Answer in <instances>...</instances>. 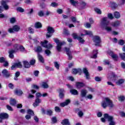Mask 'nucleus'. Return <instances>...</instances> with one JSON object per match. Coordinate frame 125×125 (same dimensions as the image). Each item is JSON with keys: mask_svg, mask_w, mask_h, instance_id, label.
Instances as JSON below:
<instances>
[{"mask_svg": "<svg viewBox=\"0 0 125 125\" xmlns=\"http://www.w3.org/2000/svg\"><path fill=\"white\" fill-rule=\"evenodd\" d=\"M20 76V72L19 71H17L15 74V77L14 78V79L15 81H18V78Z\"/></svg>", "mask_w": 125, "mask_h": 125, "instance_id": "obj_32", "label": "nucleus"}, {"mask_svg": "<svg viewBox=\"0 0 125 125\" xmlns=\"http://www.w3.org/2000/svg\"><path fill=\"white\" fill-rule=\"evenodd\" d=\"M42 23L40 22H37L35 24V27L36 29H40V28H42Z\"/></svg>", "mask_w": 125, "mask_h": 125, "instance_id": "obj_28", "label": "nucleus"}, {"mask_svg": "<svg viewBox=\"0 0 125 125\" xmlns=\"http://www.w3.org/2000/svg\"><path fill=\"white\" fill-rule=\"evenodd\" d=\"M8 53L9 57L11 58V59H13V58H14V55H13V53H15V51L13 49H11L9 50Z\"/></svg>", "mask_w": 125, "mask_h": 125, "instance_id": "obj_15", "label": "nucleus"}, {"mask_svg": "<svg viewBox=\"0 0 125 125\" xmlns=\"http://www.w3.org/2000/svg\"><path fill=\"white\" fill-rule=\"evenodd\" d=\"M109 98H106L104 101H103L101 103L102 106L104 109H106L108 107V102Z\"/></svg>", "mask_w": 125, "mask_h": 125, "instance_id": "obj_8", "label": "nucleus"}, {"mask_svg": "<svg viewBox=\"0 0 125 125\" xmlns=\"http://www.w3.org/2000/svg\"><path fill=\"white\" fill-rule=\"evenodd\" d=\"M109 108H114L115 105L113 104V102L108 98V105Z\"/></svg>", "mask_w": 125, "mask_h": 125, "instance_id": "obj_24", "label": "nucleus"}, {"mask_svg": "<svg viewBox=\"0 0 125 125\" xmlns=\"http://www.w3.org/2000/svg\"><path fill=\"white\" fill-rule=\"evenodd\" d=\"M121 24V21H116L112 23V26L113 27H118Z\"/></svg>", "mask_w": 125, "mask_h": 125, "instance_id": "obj_27", "label": "nucleus"}, {"mask_svg": "<svg viewBox=\"0 0 125 125\" xmlns=\"http://www.w3.org/2000/svg\"><path fill=\"white\" fill-rule=\"evenodd\" d=\"M27 11V14L28 15H31L33 14V13L34 12V9L33 8L28 9L26 10Z\"/></svg>", "mask_w": 125, "mask_h": 125, "instance_id": "obj_36", "label": "nucleus"}, {"mask_svg": "<svg viewBox=\"0 0 125 125\" xmlns=\"http://www.w3.org/2000/svg\"><path fill=\"white\" fill-rule=\"evenodd\" d=\"M20 49L22 52H26V51H27L24 46L22 45H20Z\"/></svg>", "mask_w": 125, "mask_h": 125, "instance_id": "obj_45", "label": "nucleus"}, {"mask_svg": "<svg viewBox=\"0 0 125 125\" xmlns=\"http://www.w3.org/2000/svg\"><path fill=\"white\" fill-rule=\"evenodd\" d=\"M84 33H85L84 34H81V37L85 36L86 35H87L88 36H92V32H91V31L85 30V31H84Z\"/></svg>", "mask_w": 125, "mask_h": 125, "instance_id": "obj_18", "label": "nucleus"}, {"mask_svg": "<svg viewBox=\"0 0 125 125\" xmlns=\"http://www.w3.org/2000/svg\"><path fill=\"white\" fill-rule=\"evenodd\" d=\"M41 87H42V88H44V89L48 88V84L46 82H42Z\"/></svg>", "mask_w": 125, "mask_h": 125, "instance_id": "obj_31", "label": "nucleus"}, {"mask_svg": "<svg viewBox=\"0 0 125 125\" xmlns=\"http://www.w3.org/2000/svg\"><path fill=\"white\" fill-rule=\"evenodd\" d=\"M80 4L81 5V6H82V7L84 8L85 7L86 5V3L83 1H82L80 2Z\"/></svg>", "mask_w": 125, "mask_h": 125, "instance_id": "obj_51", "label": "nucleus"}, {"mask_svg": "<svg viewBox=\"0 0 125 125\" xmlns=\"http://www.w3.org/2000/svg\"><path fill=\"white\" fill-rule=\"evenodd\" d=\"M48 42V41H44V42H41V45H42V46L43 47H45V48H47V49H50V48H52V45L51 44H49L47 45Z\"/></svg>", "mask_w": 125, "mask_h": 125, "instance_id": "obj_6", "label": "nucleus"}, {"mask_svg": "<svg viewBox=\"0 0 125 125\" xmlns=\"http://www.w3.org/2000/svg\"><path fill=\"white\" fill-rule=\"evenodd\" d=\"M61 92H60L59 93V97L61 98H63V97H64V93L63 92H64V89H62L61 90Z\"/></svg>", "mask_w": 125, "mask_h": 125, "instance_id": "obj_42", "label": "nucleus"}, {"mask_svg": "<svg viewBox=\"0 0 125 125\" xmlns=\"http://www.w3.org/2000/svg\"><path fill=\"white\" fill-rule=\"evenodd\" d=\"M52 110L48 109L46 112V114L48 115L49 116H51V115H52Z\"/></svg>", "mask_w": 125, "mask_h": 125, "instance_id": "obj_55", "label": "nucleus"}, {"mask_svg": "<svg viewBox=\"0 0 125 125\" xmlns=\"http://www.w3.org/2000/svg\"><path fill=\"white\" fill-rule=\"evenodd\" d=\"M109 23H110V22L108 21V18H103L101 20L100 25L101 27H104V26H108V25H109Z\"/></svg>", "mask_w": 125, "mask_h": 125, "instance_id": "obj_2", "label": "nucleus"}, {"mask_svg": "<svg viewBox=\"0 0 125 125\" xmlns=\"http://www.w3.org/2000/svg\"><path fill=\"white\" fill-rule=\"evenodd\" d=\"M20 30V26L18 25H14L12 28H9L8 32L10 34H12L15 32H18Z\"/></svg>", "mask_w": 125, "mask_h": 125, "instance_id": "obj_4", "label": "nucleus"}, {"mask_svg": "<svg viewBox=\"0 0 125 125\" xmlns=\"http://www.w3.org/2000/svg\"><path fill=\"white\" fill-rule=\"evenodd\" d=\"M118 99H119V101H121V102L124 101L125 99V96H120L118 98Z\"/></svg>", "mask_w": 125, "mask_h": 125, "instance_id": "obj_50", "label": "nucleus"}, {"mask_svg": "<svg viewBox=\"0 0 125 125\" xmlns=\"http://www.w3.org/2000/svg\"><path fill=\"white\" fill-rule=\"evenodd\" d=\"M104 28V30H105V31H106L107 32L112 31V27L108 25H105Z\"/></svg>", "mask_w": 125, "mask_h": 125, "instance_id": "obj_39", "label": "nucleus"}, {"mask_svg": "<svg viewBox=\"0 0 125 125\" xmlns=\"http://www.w3.org/2000/svg\"><path fill=\"white\" fill-rule=\"evenodd\" d=\"M10 104L12 105V106H15V105H16V101L15 99H11L10 100Z\"/></svg>", "mask_w": 125, "mask_h": 125, "instance_id": "obj_40", "label": "nucleus"}, {"mask_svg": "<svg viewBox=\"0 0 125 125\" xmlns=\"http://www.w3.org/2000/svg\"><path fill=\"white\" fill-rule=\"evenodd\" d=\"M52 124H55L57 123V119L56 118V117H54L52 118Z\"/></svg>", "mask_w": 125, "mask_h": 125, "instance_id": "obj_53", "label": "nucleus"}, {"mask_svg": "<svg viewBox=\"0 0 125 125\" xmlns=\"http://www.w3.org/2000/svg\"><path fill=\"white\" fill-rule=\"evenodd\" d=\"M118 43L120 44V45H124V44L125 43V42L124 40H120L118 41Z\"/></svg>", "mask_w": 125, "mask_h": 125, "instance_id": "obj_46", "label": "nucleus"}, {"mask_svg": "<svg viewBox=\"0 0 125 125\" xmlns=\"http://www.w3.org/2000/svg\"><path fill=\"white\" fill-rule=\"evenodd\" d=\"M38 15L40 17H42L44 15V13L42 11H40L38 12Z\"/></svg>", "mask_w": 125, "mask_h": 125, "instance_id": "obj_48", "label": "nucleus"}, {"mask_svg": "<svg viewBox=\"0 0 125 125\" xmlns=\"http://www.w3.org/2000/svg\"><path fill=\"white\" fill-rule=\"evenodd\" d=\"M65 42H59V43H57V45L56 47L57 48V50H58V51H61V48H62V45H63V44H65Z\"/></svg>", "mask_w": 125, "mask_h": 125, "instance_id": "obj_12", "label": "nucleus"}, {"mask_svg": "<svg viewBox=\"0 0 125 125\" xmlns=\"http://www.w3.org/2000/svg\"><path fill=\"white\" fill-rule=\"evenodd\" d=\"M114 17L115 18H116V19H119L121 17V15L120 14V13L118 12H115L114 13Z\"/></svg>", "mask_w": 125, "mask_h": 125, "instance_id": "obj_38", "label": "nucleus"}, {"mask_svg": "<svg viewBox=\"0 0 125 125\" xmlns=\"http://www.w3.org/2000/svg\"><path fill=\"white\" fill-rule=\"evenodd\" d=\"M55 67L57 69V70H59V67L60 66L59 65V64H58V62H54Z\"/></svg>", "mask_w": 125, "mask_h": 125, "instance_id": "obj_61", "label": "nucleus"}, {"mask_svg": "<svg viewBox=\"0 0 125 125\" xmlns=\"http://www.w3.org/2000/svg\"><path fill=\"white\" fill-rule=\"evenodd\" d=\"M42 47L38 46L36 47L35 51V52H38V53H40V52H42Z\"/></svg>", "mask_w": 125, "mask_h": 125, "instance_id": "obj_35", "label": "nucleus"}, {"mask_svg": "<svg viewBox=\"0 0 125 125\" xmlns=\"http://www.w3.org/2000/svg\"><path fill=\"white\" fill-rule=\"evenodd\" d=\"M119 4L120 5H124V4L125 3V0H119Z\"/></svg>", "mask_w": 125, "mask_h": 125, "instance_id": "obj_58", "label": "nucleus"}, {"mask_svg": "<svg viewBox=\"0 0 125 125\" xmlns=\"http://www.w3.org/2000/svg\"><path fill=\"white\" fill-rule=\"evenodd\" d=\"M125 79H119L116 82V83L117 85H122L123 83H125Z\"/></svg>", "mask_w": 125, "mask_h": 125, "instance_id": "obj_19", "label": "nucleus"}, {"mask_svg": "<svg viewBox=\"0 0 125 125\" xmlns=\"http://www.w3.org/2000/svg\"><path fill=\"white\" fill-rule=\"evenodd\" d=\"M77 40L80 42H81V43H83L84 42V40L83 39L82 37L80 36H79L78 38H77Z\"/></svg>", "mask_w": 125, "mask_h": 125, "instance_id": "obj_43", "label": "nucleus"}, {"mask_svg": "<svg viewBox=\"0 0 125 125\" xmlns=\"http://www.w3.org/2000/svg\"><path fill=\"white\" fill-rule=\"evenodd\" d=\"M8 62H7V61H6V59H5V61L4 62V64H3V66L4 67H8Z\"/></svg>", "mask_w": 125, "mask_h": 125, "instance_id": "obj_60", "label": "nucleus"}, {"mask_svg": "<svg viewBox=\"0 0 125 125\" xmlns=\"http://www.w3.org/2000/svg\"><path fill=\"white\" fill-rule=\"evenodd\" d=\"M70 3H71V4H72V5H74V6H75L76 4H78V1H75L74 0H70Z\"/></svg>", "mask_w": 125, "mask_h": 125, "instance_id": "obj_47", "label": "nucleus"}, {"mask_svg": "<svg viewBox=\"0 0 125 125\" xmlns=\"http://www.w3.org/2000/svg\"><path fill=\"white\" fill-rule=\"evenodd\" d=\"M20 47V45H19L17 44H15L14 46V48L13 50L15 51V52H17L18 50H19Z\"/></svg>", "mask_w": 125, "mask_h": 125, "instance_id": "obj_33", "label": "nucleus"}, {"mask_svg": "<svg viewBox=\"0 0 125 125\" xmlns=\"http://www.w3.org/2000/svg\"><path fill=\"white\" fill-rule=\"evenodd\" d=\"M38 58L40 62L43 63L44 62V60H43V57L40 53L38 54Z\"/></svg>", "mask_w": 125, "mask_h": 125, "instance_id": "obj_23", "label": "nucleus"}, {"mask_svg": "<svg viewBox=\"0 0 125 125\" xmlns=\"http://www.w3.org/2000/svg\"><path fill=\"white\" fill-rule=\"evenodd\" d=\"M82 72V69L78 68L76 69L74 68L72 69V74H73V75H77V73H81Z\"/></svg>", "mask_w": 125, "mask_h": 125, "instance_id": "obj_17", "label": "nucleus"}, {"mask_svg": "<svg viewBox=\"0 0 125 125\" xmlns=\"http://www.w3.org/2000/svg\"><path fill=\"white\" fill-rule=\"evenodd\" d=\"M14 92L15 94H16V95H22V94H23V92L20 89H16Z\"/></svg>", "mask_w": 125, "mask_h": 125, "instance_id": "obj_20", "label": "nucleus"}, {"mask_svg": "<svg viewBox=\"0 0 125 125\" xmlns=\"http://www.w3.org/2000/svg\"><path fill=\"white\" fill-rule=\"evenodd\" d=\"M10 22L12 24H13V23H15V22H16V19L15 18H11L10 19Z\"/></svg>", "mask_w": 125, "mask_h": 125, "instance_id": "obj_49", "label": "nucleus"}, {"mask_svg": "<svg viewBox=\"0 0 125 125\" xmlns=\"http://www.w3.org/2000/svg\"><path fill=\"white\" fill-rule=\"evenodd\" d=\"M17 10V11H19V12H24V9L22 8V7H18Z\"/></svg>", "mask_w": 125, "mask_h": 125, "instance_id": "obj_57", "label": "nucleus"}, {"mask_svg": "<svg viewBox=\"0 0 125 125\" xmlns=\"http://www.w3.org/2000/svg\"><path fill=\"white\" fill-rule=\"evenodd\" d=\"M46 70H47V71H53V69L49 66H45V67Z\"/></svg>", "mask_w": 125, "mask_h": 125, "instance_id": "obj_64", "label": "nucleus"}, {"mask_svg": "<svg viewBox=\"0 0 125 125\" xmlns=\"http://www.w3.org/2000/svg\"><path fill=\"white\" fill-rule=\"evenodd\" d=\"M55 112H57V113H59V112H61V109H60V107L56 106L55 107Z\"/></svg>", "mask_w": 125, "mask_h": 125, "instance_id": "obj_52", "label": "nucleus"}, {"mask_svg": "<svg viewBox=\"0 0 125 125\" xmlns=\"http://www.w3.org/2000/svg\"><path fill=\"white\" fill-rule=\"evenodd\" d=\"M76 86L77 88H78V89H80V88L84 87V86H85V83L83 82H76Z\"/></svg>", "mask_w": 125, "mask_h": 125, "instance_id": "obj_9", "label": "nucleus"}, {"mask_svg": "<svg viewBox=\"0 0 125 125\" xmlns=\"http://www.w3.org/2000/svg\"><path fill=\"white\" fill-rule=\"evenodd\" d=\"M40 103H42V100L40 98H36L35 102L33 103L34 107H37V106H39Z\"/></svg>", "mask_w": 125, "mask_h": 125, "instance_id": "obj_14", "label": "nucleus"}, {"mask_svg": "<svg viewBox=\"0 0 125 125\" xmlns=\"http://www.w3.org/2000/svg\"><path fill=\"white\" fill-rule=\"evenodd\" d=\"M104 117L109 122V125H116V122L114 121V117L108 114H104Z\"/></svg>", "mask_w": 125, "mask_h": 125, "instance_id": "obj_1", "label": "nucleus"}, {"mask_svg": "<svg viewBox=\"0 0 125 125\" xmlns=\"http://www.w3.org/2000/svg\"><path fill=\"white\" fill-rule=\"evenodd\" d=\"M45 54H46L47 55V56H49V55H50V54L51 53V52H50V51L49 50L46 49L45 50Z\"/></svg>", "mask_w": 125, "mask_h": 125, "instance_id": "obj_59", "label": "nucleus"}, {"mask_svg": "<svg viewBox=\"0 0 125 125\" xmlns=\"http://www.w3.org/2000/svg\"><path fill=\"white\" fill-rule=\"evenodd\" d=\"M94 10L95 12H96V13H97L98 14H101L102 13L101 10H100V9L95 8Z\"/></svg>", "mask_w": 125, "mask_h": 125, "instance_id": "obj_44", "label": "nucleus"}, {"mask_svg": "<svg viewBox=\"0 0 125 125\" xmlns=\"http://www.w3.org/2000/svg\"><path fill=\"white\" fill-rule=\"evenodd\" d=\"M70 91L71 94H73V95H78V94H79V93L78 92V90L76 89H71Z\"/></svg>", "mask_w": 125, "mask_h": 125, "instance_id": "obj_29", "label": "nucleus"}, {"mask_svg": "<svg viewBox=\"0 0 125 125\" xmlns=\"http://www.w3.org/2000/svg\"><path fill=\"white\" fill-rule=\"evenodd\" d=\"M1 5H2V6H3L4 8L6 10H7V9H8V5H7V4H6V2H5V1H3L2 0L1 1Z\"/></svg>", "mask_w": 125, "mask_h": 125, "instance_id": "obj_22", "label": "nucleus"}, {"mask_svg": "<svg viewBox=\"0 0 125 125\" xmlns=\"http://www.w3.org/2000/svg\"><path fill=\"white\" fill-rule=\"evenodd\" d=\"M62 125H70V122H69V119H65L62 121Z\"/></svg>", "mask_w": 125, "mask_h": 125, "instance_id": "obj_21", "label": "nucleus"}, {"mask_svg": "<svg viewBox=\"0 0 125 125\" xmlns=\"http://www.w3.org/2000/svg\"><path fill=\"white\" fill-rule=\"evenodd\" d=\"M93 42H95V45L98 46L101 42V39L99 36H95L93 38Z\"/></svg>", "mask_w": 125, "mask_h": 125, "instance_id": "obj_7", "label": "nucleus"}, {"mask_svg": "<svg viewBox=\"0 0 125 125\" xmlns=\"http://www.w3.org/2000/svg\"><path fill=\"white\" fill-rule=\"evenodd\" d=\"M2 74L3 76V77H5V78H9L10 77V73L8 72V71L6 69H4L2 71Z\"/></svg>", "mask_w": 125, "mask_h": 125, "instance_id": "obj_11", "label": "nucleus"}, {"mask_svg": "<svg viewBox=\"0 0 125 125\" xmlns=\"http://www.w3.org/2000/svg\"><path fill=\"white\" fill-rule=\"evenodd\" d=\"M119 56L121 58L122 60L125 61V53H120Z\"/></svg>", "mask_w": 125, "mask_h": 125, "instance_id": "obj_37", "label": "nucleus"}, {"mask_svg": "<svg viewBox=\"0 0 125 125\" xmlns=\"http://www.w3.org/2000/svg\"><path fill=\"white\" fill-rule=\"evenodd\" d=\"M64 49L68 57V60H72V59H73V55H72V51H71V49H70V48L65 47L64 48Z\"/></svg>", "mask_w": 125, "mask_h": 125, "instance_id": "obj_5", "label": "nucleus"}, {"mask_svg": "<svg viewBox=\"0 0 125 125\" xmlns=\"http://www.w3.org/2000/svg\"><path fill=\"white\" fill-rule=\"evenodd\" d=\"M71 101L69 99H67L65 102L60 104V105L61 106V107H65V106L69 105Z\"/></svg>", "mask_w": 125, "mask_h": 125, "instance_id": "obj_13", "label": "nucleus"}, {"mask_svg": "<svg viewBox=\"0 0 125 125\" xmlns=\"http://www.w3.org/2000/svg\"><path fill=\"white\" fill-rule=\"evenodd\" d=\"M107 18H109V19H110L111 20L114 19V16H113V15L111 13H109L107 15Z\"/></svg>", "mask_w": 125, "mask_h": 125, "instance_id": "obj_56", "label": "nucleus"}, {"mask_svg": "<svg viewBox=\"0 0 125 125\" xmlns=\"http://www.w3.org/2000/svg\"><path fill=\"white\" fill-rule=\"evenodd\" d=\"M23 66L25 68H30V63L27 61L23 62Z\"/></svg>", "mask_w": 125, "mask_h": 125, "instance_id": "obj_34", "label": "nucleus"}, {"mask_svg": "<svg viewBox=\"0 0 125 125\" xmlns=\"http://www.w3.org/2000/svg\"><path fill=\"white\" fill-rule=\"evenodd\" d=\"M47 31L46 37L51 38L52 35H53V33H54V29L50 26H48Z\"/></svg>", "mask_w": 125, "mask_h": 125, "instance_id": "obj_3", "label": "nucleus"}, {"mask_svg": "<svg viewBox=\"0 0 125 125\" xmlns=\"http://www.w3.org/2000/svg\"><path fill=\"white\" fill-rule=\"evenodd\" d=\"M110 56L111 57H112V59H113V60L115 61H118V55L114 54V53H112L111 54H110Z\"/></svg>", "mask_w": 125, "mask_h": 125, "instance_id": "obj_30", "label": "nucleus"}, {"mask_svg": "<svg viewBox=\"0 0 125 125\" xmlns=\"http://www.w3.org/2000/svg\"><path fill=\"white\" fill-rule=\"evenodd\" d=\"M17 68H22V63L19 62L15 63Z\"/></svg>", "mask_w": 125, "mask_h": 125, "instance_id": "obj_41", "label": "nucleus"}, {"mask_svg": "<svg viewBox=\"0 0 125 125\" xmlns=\"http://www.w3.org/2000/svg\"><path fill=\"white\" fill-rule=\"evenodd\" d=\"M0 117L3 119H8V114L5 113H0Z\"/></svg>", "mask_w": 125, "mask_h": 125, "instance_id": "obj_16", "label": "nucleus"}, {"mask_svg": "<svg viewBox=\"0 0 125 125\" xmlns=\"http://www.w3.org/2000/svg\"><path fill=\"white\" fill-rule=\"evenodd\" d=\"M97 54H98V52H97V50H94L93 52V55L91 56V58H97Z\"/></svg>", "mask_w": 125, "mask_h": 125, "instance_id": "obj_25", "label": "nucleus"}, {"mask_svg": "<svg viewBox=\"0 0 125 125\" xmlns=\"http://www.w3.org/2000/svg\"><path fill=\"white\" fill-rule=\"evenodd\" d=\"M91 23H89V22H86L85 24V28H89L91 27V25L90 24Z\"/></svg>", "mask_w": 125, "mask_h": 125, "instance_id": "obj_62", "label": "nucleus"}, {"mask_svg": "<svg viewBox=\"0 0 125 125\" xmlns=\"http://www.w3.org/2000/svg\"><path fill=\"white\" fill-rule=\"evenodd\" d=\"M36 98H40L42 97V94L40 92L37 93L36 94Z\"/></svg>", "mask_w": 125, "mask_h": 125, "instance_id": "obj_63", "label": "nucleus"}, {"mask_svg": "<svg viewBox=\"0 0 125 125\" xmlns=\"http://www.w3.org/2000/svg\"><path fill=\"white\" fill-rule=\"evenodd\" d=\"M83 73L84 74L85 76V78L87 80H89L90 79V77L89 76V73L88 72V70H87V68H83Z\"/></svg>", "mask_w": 125, "mask_h": 125, "instance_id": "obj_10", "label": "nucleus"}, {"mask_svg": "<svg viewBox=\"0 0 125 125\" xmlns=\"http://www.w3.org/2000/svg\"><path fill=\"white\" fill-rule=\"evenodd\" d=\"M86 93H87V91L85 89H83L81 90V96L82 97H85L86 95Z\"/></svg>", "mask_w": 125, "mask_h": 125, "instance_id": "obj_26", "label": "nucleus"}, {"mask_svg": "<svg viewBox=\"0 0 125 125\" xmlns=\"http://www.w3.org/2000/svg\"><path fill=\"white\" fill-rule=\"evenodd\" d=\"M27 113L29 115H34V111L31 109H28L27 111Z\"/></svg>", "mask_w": 125, "mask_h": 125, "instance_id": "obj_54", "label": "nucleus"}]
</instances>
